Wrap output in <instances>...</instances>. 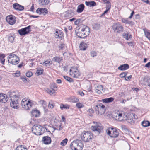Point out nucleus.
<instances>
[{"mask_svg":"<svg viewBox=\"0 0 150 150\" xmlns=\"http://www.w3.org/2000/svg\"><path fill=\"white\" fill-rule=\"evenodd\" d=\"M122 23L125 24H129L131 23L130 21L125 18H122Z\"/></svg>","mask_w":150,"mask_h":150,"instance_id":"nucleus-49","label":"nucleus"},{"mask_svg":"<svg viewBox=\"0 0 150 150\" xmlns=\"http://www.w3.org/2000/svg\"><path fill=\"white\" fill-rule=\"evenodd\" d=\"M125 112L121 110H116L112 113V117L115 120L123 122Z\"/></svg>","mask_w":150,"mask_h":150,"instance_id":"nucleus-3","label":"nucleus"},{"mask_svg":"<svg viewBox=\"0 0 150 150\" xmlns=\"http://www.w3.org/2000/svg\"><path fill=\"white\" fill-rule=\"evenodd\" d=\"M49 2V0H39L38 4L41 6L47 5Z\"/></svg>","mask_w":150,"mask_h":150,"instance_id":"nucleus-30","label":"nucleus"},{"mask_svg":"<svg viewBox=\"0 0 150 150\" xmlns=\"http://www.w3.org/2000/svg\"><path fill=\"white\" fill-rule=\"evenodd\" d=\"M88 45L85 42H80L79 45L80 49L82 50H84L87 47Z\"/></svg>","mask_w":150,"mask_h":150,"instance_id":"nucleus-24","label":"nucleus"},{"mask_svg":"<svg viewBox=\"0 0 150 150\" xmlns=\"http://www.w3.org/2000/svg\"><path fill=\"white\" fill-rule=\"evenodd\" d=\"M14 38V37L12 36H9L8 37V40L9 41L11 42H12L13 41Z\"/></svg>","mask_w":150,"mask_h":150,"instance_id":"nucleus-55","label":"nucleus"},{"mask_svg":"<svg viewBox=\"0 0 150 150\" xmlns=\"http://www.w3.org/2000/svg\"><path fill=\"white\" fill-rule=\"evenodd\" d=\"M70 106L67 104H62L60 105V108L63 110L64 109H69V108Z\"/></svg>","mask_w":150,"mask_h":150,"instance_id":"nucleus-39","label":"nucleus"},{"mask_svg":"<svg viewBox=\"0 0 150 150\" xmlns=\"http://www.w3.org/2000/svg\"><path fill=\"white\" fill-rule=\"evenodd\" d=\"M31 114L33 117L35 118L39 117L41 115L40 111L37 109H33L31 111Z\"/></svg>","mask_w":150,"mask_h":150,"instance_id":"nucleus-19","label":"nucleus"},{"mask_svg":"<svg viewBox=\"0 0 150 150\" xmlns=\"http://www.w3.org/2000/svg\"><path fill=\"white\" fill-rule=\"evenodd\" d=\"M53 59L54 61L60 63L62 60V57H56L53 58Z\"/></svg>","mask_w":150,"mask_h":150,"instance_id":"nucleus-35","label":"nucleus"},{"mask_svg":"<svg viewBox=\"0 0 150 150\" xmlns=\"http://www.w3.org/2000/svg\"><path fill=\"white\" fill-rule=\"evenodd\" d=\"M111 5L110 3L109 2H107L106 3V9L109 10L111 8Z\"/></svg>","mask_w":150,"mask_h":150,"instance_id":"nucleus-51","label":"nucleus"},{"mask_svg":"<svg viewBox=\"0 0 150 150\" xmlns=\"http://www.w3.org/2000/svg\"><path fill=\"white\" fill-rule=\"evenodd\" d=\"M48 127H49V129L48 128H46V130L47 131L49 132H53L54 130H55V129L54 128L52 127H51L50 126H47Z\"/></svg>","mask_w":150,"mask_h":150,"instance_id":"nucleus-46","label":"nucleus"},{"mask_svg":"<svg viewBox=\"0 0 150 150\" xmlns=\"http://www.w3.org/2000/svg\"><path fill=\"white\" fill-rule=\"evenodd\" d=\"M93 125L91 126V129L92 130L93 127H95L96 129V128H97L98 127V126H100L101 125L100 123L94 121L93 122Z\"/></svg>","mask_w":150,"mask_h":150,"instance_id":"nucleus-36","label":"nucleus"},{"mask_svg":"<svg viewBox=\"0 0 150 150\" xmlns=\"http://www.w3.org/2000/svg\"><path fill=\"white\" fill-rule=\"evenodd\" d=\"M107 134L112 138L117 137L119 135V133L116 128L114 127H109L106 130Z\"/></svg>","mask_w":150,"mask_h":150,"instance_id":"nucleus-11","label":"nucleus"},{"mask_svg":"<svg viewBox=\"0 0 150 150\" xmlns=\"http://www.w3.org/2000/svg\"><path fill=\"white\" fill-rule=\"evenodd\" d=\"M69 74L70 76L75 78H78L81 74L79 71L75 67H72L70 69Z\"/></svg>","mask_w":150,"mask_h":150,"instance_id":"nucleus-10","label":"nucleus"},{"mask_svg":"<svg viewBox=\"0 0 150 150\" xmlns=\"http://www.w3.org/2000/svg\"><path fill=\"white\" fill-rule=\"evenodd\" d=\"M15 150H28L25 146L22 145L18 146Z\"/></svg>","mask_w":150,"mask_h":150,"instance_id":"nucleus-41","label":"nucleus"},{"mask_svg":"<svg viewBox=\"0 0 150 150\" xmlns=\"http://www.w3.org/2000/svg\"><path fill=\"white\" fill-rule=\"evenodd\" d=\"M132 77V76L131 75H130L129 76L127 77H126L125 78V80L126 81H129L131 79Z\"/></svg>","mask_w":150,"mask_h":150,"instance_id":"nucleus-57","label":"nucleus"},{"mask_svg":"<svg viewBox=\"0 0 150 150\" xmlns=\"http://www.w3.org/2000/svg\"><path fill=\"white\" fill-rule=\"evenodd\" d=\"M21 105L23 108L26 110H29L32 107L33 102L28 98H25L22 99L21 102Z\"/></svg>","mask_w":150,"mask_h":150,"instance_id":"nucleus-5","label":"nucleus"},{"mask_svg":"<svg viewBox=\"0 0 150 150\" xmlns=\"http://www.w3.org/2000/svg\"><path fill=\"white\" fill-rule=\"evenodd\" d=\"M127 73L126 72H122L120 74L119 76L121 78H125L127 75Z\"/></svg>","mask_w":150,"mask_h":150,"instance_id":"nucleus-45","label":"nucleus"},{"mask_svg":"<svg viewBox=\"0 0 150 150\" xmlns=\"http://www.w3.org/2000/svg\"><path fill=\"white\" fill-rule=\"evenodd\" d=\"M142 125L144 127L150 126V122L148 121H144L142 123Z\"/></svg>","mask_w":150,"mask_h":150,"instance_id":"nucleus-34","label":"nucleus"},{"mask_svg":"<svg viewBox=\"0 0 150 150\" xmlns=\"http://www.w3.org/2000/svg\"><path fill=\"white\" fill-rule=\"evenodd\" d=\"M96 53L95 51H92L91 52V57H93L96 56Z\"/></svg>","mask_w":150,"mask_h":150,"instance_id":"nucleus-60","label":"nucleus"},{"mask_svg":"<svg viewBox=\"0 0 150 150\" xmlns=\"http://www.w3.org/2000/svg\"><path fill=\"white\" fill-rule=\"evenodd\" d=\"M105 106L102 103L96 105L95 107V110L96 114L99 116L103 115L106 111Z\"/></svg>","mask_w":150,"mask_h":150,"instance_id":"nucleus-8","label":"nucleus"},{"mask_svg":"<svg viewBox=\"0 0 150 150\" xmlns=\"http://www.w3.org/2000/svg\"><path fill=\"white\" fill-rule=\"evenodd\" d=\"M14 76L16 77H18L20 76V72L19 71H17L14 74Z\"/></svg>","mask_w":150,"mask_h":150,"instance_id":"nucleus-61","label":"nucleus"},{"mask_svg":"<svg viewBox=\"0 0 150 150\" xmlns=\"http://www.w3.org/2000/svg\"><path fill=\"white\" fill-rule=\"evenodd\" d=\"M112 28L115 32L118 33L122 32L123 29L122 26L118 23L114 24L112 26Z\"/></svg>","mask_w":150,"mask_h":150,"instance_id":"nucleus-17","label":"nucleus"},{"mask_svg":"<svg viewBox=\"0 0 150 150\" xmlns=\"http://www.w3.org/2000/svg\"><path fill=\"white\" fill-rule=\"evenodd\" d=\"M144 82L147 83V84L149 83L150 82V77L148 76H146L144 77L143 79Z\"/></svg>","mask_w":150,"mask_h":150,"instance_id":"nucleus-43","label":"nucleus"},{"mask_svg":"<svg viewBox=\"0 0 150 150\" xmlns=\"http://www.w3.org/2000/svg\"><path fill=\"white\" fill-rule=\"evenodd\" d=\"M63 33L61 30H57L55 33V37L57 38H60L63 37Z\"/></svg>","mask_w":150,"mask_h":150,"instance_id":"nucleus-23","label":"nucleus"},{"mask_svg":"<svg viewBox=\"0 0 150 150\" xmlns=\"http://www.w3.org/2000/svg\"><path fill=\"white\" fill-rule=\"evenodd\" d=\"M85 4L87 6L90 7L94 6L96 5V3L93 1H85Z\"/></svg>","mask_w":150,"mask_h":150,"instance_id":"nucleus-31","label":"nucleus"},{"mask_svg":"<svg viewBox=\"0 0 150 150\" xmlns=\"http://www.w3.org/2000/svg\"><path fill=\"white\" fill-rule=\"evenodd\" d=\"M45 117L46 118V120H45V121L46 122H48L52 120V117H51V116L50 115H47Z\"/></svg>","mask_w":150,"mask_h":150,"instance_id":"nucleus-52","label":"nucleus"},{"mask_svg":"<svg viewBox=\"0 0 150 150\" xmlns=\"http://www.w3.org/2000/svg\"><path fill=\"white\" fill-rule=\"evenodd\" d=\"M64 78L67 81L69 82H72L73 80L72 79L67 76H63Z\"/></svg>","mask_w":150,"mask_h":150,"instance_id":"nucleus-48","label":"nucleus"},{"mask_svg":"<svg viewBox=\"0 0 150 150\" xmlns=\"http://www.w3.org/2000/svg\"><path fill=\"white\" fill-rule=\"evenodd\" d=\"M31 31L30 26H29L19 30H18V32L21 35H23L28 34Z\"/></svg>","mask_w":150,"mask_h":150,"instance_id":"nucleus-14","label":"nucleus"},{"mask_svg":"<svg viewBox=\"0 0 150 150\" xmlns=\"http://www.w3.org/2000/svg\"><path fill=\"white\" fill-rule=\"evenodd\" d=\"M70 146L72 150H82L84 145L81 141L76 140L71 143Z\"/></svg>","mask_w":150,"mask_h":150,"instance_id":"nucleus-6","label":"nucleus"},{"mask_svg":"<svg viewBox=\"0 0 150 150\" xmlns=\"http://www.w3.org/2000/svg\"><path fill=\"white\" fill-rule=\"evenodd\" d=\"M13 7L15 10L18 11H22L24 9V7L23 6L17 3L13 4Z\"/></svg>","mask_w":150,"mask_h":150,"instance_id":"nucleus-21","label":"nucleus"},{"mask_svg":"<svg viewBox=\"0 0 150 150\" xmlns=\"http://www.w3.org/2000/svg\"><path fill=\"white\" fill-rule=\"evenodd\" d=\"M68 140V139L67 138H65L64 139L62 140L60 143V145L62 146H65L67 144Z\"/></svg>","mask_w":150,"mask_h":150,"instance_id":"nucleus-42","label":"nucleus"},{"mask_svg":"<svg viewBox=\"0 0 150 150\" xmlns=\"http://www.w3.org/2000/svg\"><path fill=\"white\" fill-rule=\"evenodd\" d=\"M100 27V25L99 24H96L94 26V27L96 30L99 29Z\"/></svg>","mask_w":150,"mask_h":150,"instance_id":"nucleus-56","label":"nucleus"},{"mask_svg":"<svg viewBox=\"0 0 150 150\" xmlns=\"http://www.w3.org/2000/svg\"><path fill=\"white\" fill-rule=\"evenodd\" d=\"M76 107L78 109H80L84 107L83 103L80 102L76 103Z\"/></svg>","mask_w":150,"mask_h":150,"instance_id":"nucleus-38","label":"nucleus"},{"mask_svg":"<svg viewBox=\"0 0 150 150\" xmlns=\"http://www.w3.org/2000/svg\"><path fill=\"white\" fill-rule=\"evenodd\" d=\"M75 33L77 36L80 38H84L89 35L90 33L89 28L83 25H80L78 28H76Z\"/></svg>","mask_w":150,"mask_h":150,"instance_id":"nucleus-2","label":"nucleus"},{"mask_svg":"<svg viewBox=\"0 0 150 150\" xmlns=\"http://www.w3.org/2000/svg\"><path fill=\"white\" fill-rule=\"evenodd\" d=\"M6 20L9 24L12 25L15 24L16 19L14 16L10 15L6 17Z\"/></svg>","mask_w":150,"mask_h":150,"instance_id":"nucleus-15","label":"nucleus"},{"mask_svg":"<svg viewBox=\"0 0 150 150\" xmlns=\"http://www.w3.org/2000/svg\"><path fill=\"white\" fill-rule=\"evenodd\" d=\"M7 59L8 63L14 65L18 64L20 60L19 58L16 55L13 54H10Z\"/></svg>","mask_w":150,"mask_h":150,"instance_id":"nucleus-9","label":"nucleus"},{"mask_svg":"<svg viewBox=\"0 0 150 150\" xmlns=\"http://www.w3.org/2000/svg\"><path fill=\"white\" fill-rule=\"evenodd\" d=\"M84 5L83 4H81L78 6L76 11L78 13H81L84 10Z\"/></svg>","mask_w":150,"mask_h":150,"instance_id":"nucleus-27","label":"nucleus"},{"mask_svg":"<svg viewBox=\"0 0 150 150\" xmlns=\"http://www.w3.org/2000/svg\"><path fill=\"white\" fill-rule=\"evenodd\" d=\"M42 142L45 145H48L51 143V140L50 137L48 136H44L42 138Z\"/></svg>","mask_w":150,"mask_h":150,"instance_id":"nucleus-20","label":"nucleus"},{"mask_svg":"<svg viewBox=\"0 0 150 150\" xmlns=\"http://www.w3.org/2000/svg\"><path fill=\"white\" fill-rule=\"evenodd\" d=\"M129 68V66L127 64L121 65L119 66L118 69L121 71H124L127 69Z\"/></svg>","mask_w":150,"mask_h":150,"instance_id":"nucleus-25","label":"nucleus"},{"mask_svg":"<svg viewBox=\"0 0 150 150\" xmlns=\"http://www.w3.org/2000/svg\"><path fill=\"white\" fill-rule=\"evenodd\" d=\"M80 20V19H77L76 20V21L74 22V23L75 25H77L79 23Z\"/></svg>","mask_w":150,"mask_h":150,"instance_id":"nucleus-64","label":"nucleus"},{"mask_svg":"<svg viewBox=\"0 0 150 150\" xmlns=\"http://www.w3.org/2000/svg\"><path fill=\"white\" fill-rule=\"evenodd\" d=\"M138 118L135 114L131 112H125L123 122H126L132 125L134 123L135 120Z\"/></svg>","mask_w":150,"mask_h":150,"instance_id":"nucleus-4","label":"nucleus"},{"mask_svg":"<svg viewBox=\"0 0 150 150\" xmlns=\"http://www.w3.org/2000/svg\"><path fill=\"white\" fill-rule=\"evenodd\" d=\"M36 12L37 14L39 15L45 16L48 14V11L46 8H39L36 10Z\"/></svg>","mask_w":150,"mask_h":150,"instance_id":"nucleus-13","label":"nucleus"},{"mask_svg":"<svg viewBox=\"0 0 150 150\" xmlns=\"http://www.w3.org/2000/svg\"><path fill=\"white\" fill-rule=\"evenodd\" d=\"M8 100V97L6 94L0 93V104L5 103Z\"/></svg>","mask_w":150,"mask_h":150,"instance_id":"nucleus-18","label":"nucleus"},{"mask_svg":"<svg viewBox=\"0 0 150 150\" xmlns=\"http://www.w3.org/2000/svg\"><path fill=\"white\" fill-rule=\"evenodd\" d=\"M65 46L64 44H61L59 46V48L62 50H63L65 48Z\"/></svg>","mask_w":150,"mask_h":150,"instance_id":"nucleus-62","label":"nucleus"},{"mask_svg":"<svg viewBox=\"0 0 150 150\" xmlns=\"http://www.w3.org/2000/svg\"><path fill=\"white\" fill-rule=\"evenodd\" d=\"M122 130H124L126 134L130 135L131 134V132L129 131L125 126H122L121 127Z\"/></svg>","mask_w":150,"mask_h":150,"instance_id":"nucleus-32","label":"nucleus"},{"mask_svg":"<svg viewBox=\"0 0 150 150\" xmlns=\"http://www.w3.org/2000/svg\"><path fill=\"white\" fill-rule=\"evenodd\" d=\"M45 90L46 92L51 96H54L56 95V92L55 90L53 88H46Z\"/></svg>","mask_w":150,"mask_h":150,"instance_id":"nucleus-22","label":"nucleus"},{"mask_svg":"<svg viewBox=\"0 0 150 150\" xmlns=\"http://www.w3.org/2000/svg\"><path fill=\"white\" fill-rule=\"evenodd\" d=\"M103 127L101 125L100 126H98V127L96 129L94 127H93L92 131L95 132H97L98 133H100L103 131Z\"/></svg>","mask_w":150,"mask_h":150,"instance_id":"nucleus-28","label":"nucleus"},{"mask_svg":"<svg viewBox=\"0 0 150 150\" xmlns=\"http://www.w3.org/2000/svg\"><path fill=\"white\" fill-rule=\"evenodd\" d=\"M105 90L102 85H98L95 87V92L97 94L101 95L104 93Z\"/></svg>","mask_w":150,"mask_h":150,"instance_id":"nucleus-16","label":"nucleus"},{"mask_svg":"<svg viewBox=\"0 0 150 150\" xmlns=\"http://www.w3.org/2000/svg\"><path fill=\"white\" fill-rule=\"evenodd\" d=\"M87 112L91 114L94 112V111L91 108H90L88 109L87 110Z\"/></svg>","mask_w":150,"mask_h":150,"instance_id":"nucleus-63","label":"nucleus"},{"mask_svg":"<svg viewBox=\"0 0 150 150\" xmlns=\"http://www.w3.org/2000/svg\"><path fill=\"white\" fill-rule=\"evenodd\" d=\"M8 95L11 100V107L14 109L18 108L21 93L17 91H12L8 92Z\"/></svg>","mask_w":150,"mask_h":150,"instance_id":"nucleus-1","label":"nucleus"},{"mask_svg":"<svg viewBox=\"0 0 150 150\" xmlns=\"http://www.w3.org/2000/svg\"><path fill=\"white\" fill-rule=\"evenodd\" d=\"M143 30L145 36L150 40V32L144 29H143Z\"/></svg>","mask_w":150,"mask_h":150,"instance_id":"nucleus-37","label":"nucleus"},{"mask_svg":"<svg viewBox=\"0 0 150 150\" xmlns=\"http://www.w3.org/2000/svg\"><path fill=\"white\" fill-rule=\"evenodd\" d=\"M55 105L54 103L52 101L49 102L48 103V106L50 109L53 108Z\"/></svg>","mask_w":150,"mask_h":150,"instance_id":"nucleus-44","label":"nucleus"},{"mask_svg":"<svg viewBox=\"0 0 150 150\" xmlns=\"http://www.w3.org/2000/svg\"><path fill=\"white\" fill-rule=\"evenodd\" d=\"M78 93L79 95L81 96H84V93L81 90L79 91L78 92Z\"/></svg>","mask_w":150,"mask_h":150,"instance_id":"nucleus-58","label":"nucleus"},{"mask_svg":"<svg viewBox=\"0 0 150 150\" xmlns=\"http://www.w3.org/2000/svg\"><path fill=\"white\" fill-rule=\"evenodd\" d=\"M20 79L25 83H26L28 81L27 78L24 76L21 77Z\"/></svg>","mask_w":150,"mask_h":150,"instance_id":"nucleus-53","label":"nucleus"},{"mask_svg":"<svg viewBox=\"0 0 150 150\" xmlns=\"http://www.w3.org/2000/svg\"><path fill=\"white\" fill-rule=\"evenodd\" d=\"M43 64L45 65L46 67L50 66L52 64V63L50 61H46L43 63Z\"/></svg>","mask_w":150,"mask_h":150,"instance_id":"nucleus-47","label":"nucleus"},{"mask_svg":"<svg viewBox=\"0 0 150 150\" xmlns=\"http://www.w3.org/2000/svg\"><path fill=\"white\" fill-rule=\"evenodd\" d=\"M123 36L124 38L127 40H130L131 38V36L130 35L127 33H124Z\"/></svg>","mask_w":150,"mask_h":150,"instance_id":"nucleus-33","label":"nucleus"},{"mask_svg":"<svg viewBox=\"0 0 150 150\" xmlns=\"http://www.w3.org/2000/svg\"><path fill=\"white\" fill-rule=\"evenodd\" d=\"M114 100V98L112 97L103 99L102 100V102L105 103H111Z\"/></svg>","mask_w":150,"mask_h":150,"instance_id":"nucleus-29","label":"nucleus"},{"mask_svg":"<svg viewBox=\"0 0 150 150\" xmlns=\"http://www.w3.org/2000/svg\"><path fill=\"white\" fill-rule=\"evenodd\" d=\"M50 86L51 88H57V85L54 83H52Z\"/></svg>","mask_w":150,"mask_h":150,"instance_id":"nucleus-54","label":"nucleus"},{"mask_svg":"<svg viewBox=\"0 0 150 150\" xmlns=\"http://www.w3.org/2000/svg\"><path fill=\"white\" fill-rule=\"evenodd\" d=\"M81 140L85 142H90L93 138V134L89 132H83L80 135Z\"/></svg>","mask_w":150,"mask_h":150,"instance_id":"nucleus-7","label":"nucleus"},{"mask_svg":"<svg viewBox=\"0 0 150 150\" xmlns=\"http://www.w3.org/2000/svg\"><path fill=\"white\" fill-rule=\"evenodd\" d=\"M25 75L27 77L30 78L33 76V74L32 72L28 71L26 73Z\"/></svg>","mask_w":150,"mask_h":150,"instance_id":"nucleus-50","label":"nucleus"},{"mask_svg":"<svg viewBox=\"0 0 150 150\" xmlns=\"http://www.w3.org/2000/svg\"><path fill=\"white\" fill-rule=\"evenodd\" d=\"M38 104L39 105H42L44 104L45 102L43 100H41L38 101Z\"/></svg>","mask_w":150,"mask_h":150,"instance_id":"nucleus-59","label":"nucleus"},{"mask_svg":"<svg viewBox=\"0 0 150 150\" xmlns=\"http://www.w3.org/2000/svg\"><path fill=\"white\" fill-rule=\"evenodd\" d=\"M43 70L42 69H37V71L35 73V75L37 76H39L43 73Z\"/></svg>","mask_w":150,"mask_h":150,"instance_id":"nucleus-40","label":"nucleus"},{"mask_svg":"<svg viewBox=\"0 0 150 150\" xmlns=\"http://www.w3.org/2000/svg\"><path fill=\"white\" fill-rule=\"evenodd\" d=\"M55 121H54V122L55 123L54 125L56 127H57V129L59 130H62V125H61L60 122H59L58 120L55 119Z\"/></svg>","mask_w":150,"mask_h":150,"instance_id":"nucleus-26","label":"nucleus"},{"mask_svg":"<svg viewBox=\"0 0 150 150\" xmlns=\"http://www.w3.org/2000/svg\"><path fill=\"white\" fill-rule=\"evenodd\" d=\"M42 127L40 125H35L33 126L32 129L34 134L37 135H40L42 134Z\"/></svg>","mask_w":150,"mask_h":150,"instance_id":"nucleus-12","label":"nucleus"}]
</instances>
